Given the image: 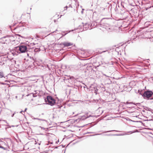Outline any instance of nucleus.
<instances>
[{
	"mask_svg": "<svg viewBox=\"0 0 153 153\" xmlns=\"http://www.w3.org/2000/svg\"><path fill=\"white\" fill-rule=\"evenodd\" d=\"M14 51H16L19 53H24L27 51V46L25 45H20L19 46L14 48Z\"/></svg>",
	"mask_w": 153,
	"mask_h": 153,
	"instance_id": "obj_1",
	"label": "nucleus"
},
{
	"mask_svg": "<svg viewBox=\"0 0 153 153\" xmlns=\"http://www.w3.org/2000/svg\"><path fill=\"white\" fill-rule=\"evenodd\" d=\"M153 94V92L152 91L149 90H147L144 92V93L142 95L144 98L147 100H152L153 98H151V97Z\"/></svg>",
	"mask_w": 153,
	"mask_h": 153,
	"instance_id": "obj_2",
	"label": "nucleus"
},
{
	"mask_svg": "<svg viewBox=\"0 0 153 153\" xmlns=\"http://www.w3.org/2000/svg\"><path fill=\"white\" fill-rule=\"evenodd\" d=\"M45 101L48 102V104L51 106L54 105L55 103V99L51 96H48L45 99Z\"/></svg>",
	"mask_w": 153,
	"mask_h": 153,
	"instance_id": "obj_3",
	"label": "nucleus"
},
{
	"mask_svg": "<svg viewBox=\"0 0 153 153\" xmlns=\"http://www.w3.org/2000/svg\"><path fill=\"white\" fill-rule=\"evenodd\" d=\"M120 14L122 16L123 19H128V17L130 15V14L128 11H126L124 10H120Z\"/></svg>",
	"mask_w": 153,
	"mask_h": 153,
	"instance_id": "obj_4",
	"label": "nucleus"
},
{
	"mask_svg": "<svg viewBox=\"0 0 153 153\" xmlns=\"http://www.w3.org/2000/svg\"><path fill=\"white\" fill-rule=\"evenodd\" d=\"M138 130H136L135 131H129L127 132H124L122 134H106L105 135H107V136H122V135H127L128 134V133H133L135 132H138Z\"/></svg>",
	"mask_w": 153,
	"mask_h": 153,
	"instance_id": "obj_5",
	"label": "nucleus"
},
{
	"mask_svg": "<svg viewBox=\"0 0 153 153\" xmlns=\"http://www.w3.org/2000/svg\"><path fill=\"white\" fill-rule=\"evenodd\" d=\"M65 76L66 77H64L65 79L68 80L69 82L73 83L75 82V79L74 76L67 75H65Z\"/></svg>",
	"mask_w": 153,
	"mask_h": 153,
	"instance_id": "obj_6",
	"label": "nucleus"
},
{
	"mask_svg": "<svg viewBox=\"0 0 153 153\" xmlns=\"http://www.w3.org/2000/svg\"><path fill=\"white\" fill-rule=\"evenodd\" d=\"M108 25L107 24H105L104 25L100 24V25H98L97 27L100 29H102V27L105 28L107 30L109 31V30H110V27L109 26H108Z\"/></svg>",
	"mask_w": 153,
	"mask_h": 153,
	"instance_id": "obj_7",
	"label": "nucleus"
},
{
	"mask_svg": "<svg viewBox=\"0 0 153 153\" xmlns=\"http://www.w3.org/2000/svg\"><path fill=\"white\" fill-rule=\"evenodd\" d=\"M60 45H63L64 47H66L72 46L73 45V43L71 42H64L61 43Z\"/></svg>",
	"mask_w": 153,
	"mask_h": 153,
	"instance_id": "obj_8",
	"label": "nucleus"
},
{
	"mask_svg": "<svg viewBox=\"0 0 153 153\" xmlns=\"http://www.w3.org/2000/svg\"><path fill=\"white\" fill-rule=\"evenodd\" d=\"M135 1V2H134L133 3H130V2H129V4L130 5L132 6H133L138 5V3L140 4V3L141 2V3H143V1Z\"/></svg>",
	"mask_w": 153,
	"mask_h": 153,
	"instance_id": "obj_9",
	"label": "nucleus"
},
{
	"mask_svg": "<svg viewBox=\"0 0 153 153\" xmlns=\"http://www.w3.org/2000/svg\"><path fill=\"white\" fill-rule=\"evenodd\" d=\"M91 30V28L90 27V24L88 23H85V24L83 25V30H86L88 29Z\"/></svg>",
	"mask_w": 153,
	"mask_h": 153,
	"instance_id": "obj_10",
	"label": "nucleus"
},
{
	"mask_svg": "<svg viewBox=\"0 0 153 153\" xmlns=\"http://www.w3.org/2000/svg\"><path fill=\"white\" fill-rule=\"evenodd\" d=\"M92 117V116L91 115H90L88 116H87V115L86 116V115H83L79 117L78 118V119L79 120H85V119H86L87 118H88L90 117Z\"/></svg>",
	"mask_w": 153,
	"mask_h": 153,
	"instance_id": "obj_11",
	"label": "nucleus"
},
{
	"mask_svg": "<svg viewBox=\"0 0 153 153\" xmlns=\"http://www.w3.org/2000/svg\"><path fill=\"white\" fill-rule=\"evenodd\" d=\"M97 25V24L95 22H92L91 25L90 24V27L92 29V28L95 27V26H96Z\"/></svg>",
	"mask_w": 153,
	"mask_h": 153,
	"instance_id": "obj_12",
	"label": "nucleus"
},
{
	"mask_svg": "<svg viewBox=\"0 0 153 153\" xmlns=\"http://www.w3.org/2000/svg\"><path fill=\"white\" fill-rule=\"evenodd\" d=\"M118 8L117 7V4H116V7L114 8V10L117 13L120 14V11H119V5H118Z\"/></svg>",
	"mask_w": 153,
	"mask_h": 153,
	"instance_id": "obj_13",
	"label": "nucleus"
},
{
	"mask_svg": "<svg viewBox=\"0 0 153 153\" xmlns=\"http://www.w3.org/2000/svg\"><path fill=\"white\" fill-rule=\"evenodd\" d=\"M71 31H69L68 32H67V33H66L65 32H67L68 31H64V32H63L62 33V35L63 36H65L66 34H67V33H68L70 32Z\"/></svg>",
	"mask_w": 153,
	"mask_h": 153,
	"instance_id": "obj_14",
	"label": "nucleus"
},
{
	"mask_svg": "<svg viewBox=\"0 0 153 153\" xmlns=\"http://www.w3.org/2000/svg\"><path fill=\"white\" fill-rule=\"evenodd\" d=\"M34 51L35 52H36L40 51V50L39 48H36L34 49Z\"/></svg>",
	"mask_w": 153,
	"mask_h": 153,
	"instance_id": "obj_15",
	"label": "nucleus"
},
{
	"mask_svg": "<svg viewBox=\"0 0 153 153\" xmlns=\"http://www.w3.org/2000/svg\"><path fill=\"white\" fill-rule=\"evenodd\" d=\"M112 131H117V132L119 131H117V130H110V131H105V132H103V133L109 132H111Z\"/></svg>",
	"mask_w": 153,
	"mask_h": 153,
	"instance_id": "obj_16",
	"label": "nucleus"
},
{
	"mask_svg": "<svg viewBox=\"0 0 153 153\" xmlns=\"http://www.w3.org/2000/svg\"><path fill=\"white\" fill-rule=\"evenodd\" d=\"M4 77V74L3 72H0V77L2 78Z\"/></svg>",
	"mask_w": 153,
	"mask_h": 153,
	"instance_id": "obj_17",
	"label": "nucleus"
},
{
	"mask_svg": "<svg viewBox=\"0 0 153 153\" xmlns=\"http://www.w3.org/2000/svg\"><path fill=\"white\" fill-rule=\"evenodd\" d=\"M107 4L108 5V9L110 8V10H111V7H112L111 5L110 4H109L108 2L107 3Z\"/></svg>",
	"mask_w": 153,
	"mask_h": 153,
	"instance_id": "obj_18",
	"label": "nucleus"
},
{
	"mask_svg": "<svg viewBox=\"0 0 153 153\" xmlns=\"http://www.w3.org/2000/svg\"><path fill=\"white\" fill-rule=\"evenodd\" d=\"M97 15V13L96 12H94L93 13V18L95 16Z\"/></svg>",
	"mask_w": 153,
	"mask_h": 153,
	"instance_id": "obj_19",
	"label": "nucleus"
},
{
	"mask_svg": "<svg viewBox=\"0 0 153 153\" xmlns=\"http://www.w3.org/2000/svg\"><path fill=\"white\" fill-rule=\"evenodd\" d=\"M94 93H95L96 94H97V89L96 88H94Z\"/></svg>",
	"mask_w": 153,
	"mask_h": 153,
	"instance_id": "obj_20",
	"label": "nucleus"
},
{
	"mask_svg": "<svg viewBox=\"0 0 153 153\" xmlns=\"http://www.w3.org/2000/svg\"><path fill=\"white\" fill-rule=\"evenodd\" d=\"M130 120L131 121H133V122H137V123H138V122H140V123H142V121H133V120Z\"/></svg>",
	"mask_w": 153,
	"mask_h": 153,
	"instance_id": "obj_21",
	"label": "nucleus"
},
{
	"mask_svg": "<svg viewBox=\"0 0 153 153\" xmlns=\"http://www.w3.org/2000/svg\"><path fill=\"white\" fill-rule=\"evenodd\" d=\"M141 92H142V91L141 90H138V93H139V94L140 95H141L142 96V95L143 94H142L141 93Z\"/></svg>",
	"mask_w": 153,
	"mask_h": 153,
	"instance_id": "obj_22",
	"label": "nucleus"
},
{
	"mask_svg": "<svg viewBox=\"0 0 153 153\" xmlns=\"http://www.w3.org/2000/svg\"><path fill=\"white\" fill-rule=\"evenodd\" d=\"M35 119H37V120H42L43 121H46V120H44V119H39V118H35Z\"/></svg>",
	"mask_w": 153,
	"mask_h": 153,
	"instance_id": "obj_23",
	"label": "nucleus"
},
{
	"mask_svg": "<svg viewBox=\"0 0 153 153\" xmlns=\"http://www.w3.org/2000/svg\"><path fill=\"white\" fill-rule=\"evenodd\" d=\"M101 134H95L91 135H90V136H95V135H101Z\"/></svg>",
	"mask_w": 153,
	"mask_h": 153,
	"instance_id": "obj_24",
	"label": "nucleus"
},
{
	"mask_svg": "<svg viewBox=\"0 0 153 153\" xmlns=\"http://www.w3.org/2000/svg\"><path fill=\"white\" fill-rule=\"evenodd\" d=\"M32 94H33V97H35L37 96V95H36V93H35V94L32 93Z\"/></svg>",
	"mask_w": 153,
	"mask_h": 153,
	"instance_id": "obj_25",
	"label": "nucleus"
},
{
	"mask_svg": "<svg viewBox=\"0 0 153 153\" xmlns=\"http://www.w3.org/2000/svg\"><path fill=\"white\" fill-rule=\"evenodd\" d=\"M61 107H62V105H57V107H56V108H60Z\"/></svg>",
	"mask_w": 153,
	"mask_h": 153,
	"instance_id": "obj_26",
	"label": "nucleus"
},
{
	"mask_svg": "<svg viewBox=\"0 0 153 153\" xmlns=\"http://www.w3.org/2000/svg\"><path fill=\"white\" fill-rule=\"evenodd\" d=\"M105 9L103 7H101L100 8V10L102 11L104 10Z\"/></svg>",
	"mask_w": 153,
	"mask_h": 153,
	"instance_id": "obj_27",
	"label": "nucleus"
},
{
	"mask_svg": "<svg viewBox=\"0 0 153 153\" xmlns=\"http://www.w3.org/2000/svg\"><path fill=\"white\" fill-rule=\"evenodd\" d=\"M134 104L136 105L137 106H139L140 105V103H136V104L134 103Z\"/></svg>",
	"mask_w": 153,
	"mask_h": 153,
	"instance_id": "obj_28",
	"label": "nucleus"
},
{
	"mask_svg": "<svg viewBox=\"0 0 153 153\" xmlns=\"http://www.w3.org/2000/svg\"><path fill=\"white\" fill-rule=\"evenodd\" d=\"M68 8V6H66L64 7V11H65V10H67V8Z\"/></svg>",
	"mask_w": 153,
	"mask_h": 153,
	"instance_id": "obj_29",
	"label": "nucleus"
},
{
	"mask_svg": "<svg viewBox=\"0 0 153 153\" xmlns=\"http://www.w3.org/2000/svg\"><path fill=\"white\" fill-rule=\"evenodd\" d=\"M94 133L93 132H88L87 133V134H94Z\"/></svg>",
	"mask_w": 153,
	"mask_h": 153,
	"instance_id": "obj_30",
	"label": "nucleus"
},
{
	"mask_svg": "<svg viewBox=\"0 0 153 153\" xmlns=\"http://www.w3.org/2000/svg\"><path fill=\"white\" fill-rule=\"evenodd\" d=\"M15 112H14V113H13V114L12 115V116H12V117H13V116H14V114H15Z\"/></svg>",
	"mask_w": 153,
	"mask_h": 153,
	"instance_id": "obj_31",
	"label": "nucleus"
},
{
	"mask_svg": "<svg viewBox=\"0 0 153 153\" xmlns=\"http://www.w3.org/2000/svg\"><path fill=\"white\" fill-rule=\"evenodd\" d=\"M27 110V108H25L24 111V112H25V111H26V110Z\"/></svg>",
	"mask_w": 153,
	"mask_h": 153,
	"instance_id": "obj_32",
	"label": "nucleus"
},
{
	"mask_svg": "<svg viewBox=\"0 0 153 153\" xmlns=\"http://www.w3.org/2000/svg\"><path fill=\"white\" fill-rule=\"evenodd\" d=\"M23 112V111H21L20 112V113H21V114H23L22 113V112Z\"/></svg>",
	"mask_w": 153,
	"mask_h": 153,
	"instance_id": "obj_33",
	"label": "nucleus"
},
{
	"mask_svg": "<svg viewBox=\"0 0 153 153\" xmlns=\"http://www.w3.org/2000/svg\"><path fill=\"white\" fill-rule=\"evenodd\" d=\"M56 21H57V20H56V19H54V22H56Z\"/></svg>",
	"mask_w": 153,
	"mask_h": 153,
	"instance_id": "obj_34",
	"label": "nucleus"
},
{
	"mask_svg": "<svg viewBox=\"0 0 153 153\" xmlns=\"http://www.w3.org/2000/svg\"><path fill=\"white\" fill-rule=\"evenodd\" d=\"M151 7H153V5L151 6L149 8H151Z\"/></svg>",
	"mask_w": 153,
	"mask_h": 153,
	"instance_id": "obj_35",
	"label": "nucleus"
},
{
	"mask_svg": "<svg viewBox=\"0 0 153 153\" xmlns=\"http://www.w3.org/2000/svg\"><path fill=\"white\" fill-rule=\"evenodd\" d=\"M33 63L34 64V65H35V64H36V62H35L34 63Z\"/></svg>",
	"mask_w": 153,
	"mask_h": 153,
	"instance_id": "obj_36",
	"label": "nucleus"
},
{
	"mask_svg": "<svg viewBox=\"0 0 153 153\" xmlns=\"http://www.w3.org/2000/svg\"><path fill=\"white\" fill-rule=\"evenodd\" d=\"M78 114H76V115H75V116H76L78 115Z\"/></svg>",
	"mask_w": 153,
	"mask_h": 153,
	"instance_id": "obj_37",
	"label": "nucleus"
},
{
	"mask_svg": "<svg viewBox=\"0 0 153 153\" xmlns=\"http://www.w3.org/2000/svg\"><path fill=\"white\" fill-rule=\"evenodd\" d=\"M123 1H121V4H121V5H123V4H122V3H123Z\"/></svg>",
	"mask_w": 153,
	"mask_h": 153,
	"instance_id": "obj_38",
	"label": "nucleus"
},
{
	"mask_svg": "<svg viewBox=\"0 0 153 153\" xmlns=\"http://www.w3.org/2000/svg\"><path fill=\"white\" fill-rule=\"evenodd\" d=\"M106 51H102V52H105Z\"/></svg>",
	"mask_w": 153,
	"mask_h": 153,
	"instance_id": "obj_39",
	"label": "nucleus"
},
{
	"mask_svg": "<svg viewBox=\"0 0 153 153\" xmlns=\"http://www.w3.org/2000/svg\"><path fill=\"white\" fill-rule=\"evenodd\" d=\"M103 111H102V112H101V114L102 113H103Z\"/></svg>",
	"mask_w": 153,
	"mask_h": 153,
	"instance_id": "obj_40",
	"label": "nucleus"
},
{
	"mask_svg": "<svg viewBox=\"0 0 153 153\" xmlns=\"http://www.w3.org/2000/svg\"><path fill=\"white\" fill-rule=\"evenodd\" d=\"M81 12H82V13H83V11H82Z\"/></svg>",
	"mask_w": 153,
	"mask_h": 153,
	"instance_id": "obj_41",
	"label": "nucleus"
},
{
	"mask_svg": "<svg viewBox=\"0 0 153 153\" xmlns=\"http://www.w3.org/2000/svg\"><path fill=\"white\" fill-rule=\"evenodd\" d=\"M84 10V9H82V10Z\"/></svg>",
	"mask_w": 153,
	"mask_h": 153,
	"instance_id": "obj_42",
	"label": "nucleus"
},
{
	"mask_svg": "<svg viewBox=\"0 0 153 153\" xmlns=\"http://www.w3.org/2000/svg\"><path fill=\"white\" fill-rule=\"evenodd\" d=\"M33 45H34L35 44H34V43H33Z\"/></svg>",
	"mask_w": 153,
	"mask_h": 153,
	"instance_id": "obj_43",
	"label": "nucleus"
},
{
	"mask_svg": "<svg viewBox=\"0 0 153 153\" xmlns=\"http://www.w3.org/2000/svg\"><path fill=\"white\" fill-rule=\"evenodd\" d=\"M1 141V140H0V142Z\"/></svg>",
	"mask_w": 153,
	"mask_h": 153,
	"instance_id": "obj_44",
	"label": "nucleus"
},
{
	"mask_svg": "<svg viewBox=\"0 0 153 153\" xmlns=\"http://www.w3.org/2000/svg\"><path fill=\"white\" fill-rule=\"evenodd\" d=\"M100 108V107H99L98 109H99V108Z\"/></svg>",
	"mask_w": 153,
	"mask_h": 153,
	"instance_id": "obj_45",
	"label": "nucleus"
},
{
	"mask_svg": "<svg viewBox=\"0 0 153 153\" xmlns=\"http://www.w3.org/2000/svg\"><path fill=\"white\" fill-rule=\"evenodd\" d=\"M62 16V15H61L60 16V17H61Z\"/></svg>",
	"mask_w": 153,
	"mask_h": 153,
	"instance_id": "obj_46",
	"label": "nucleus"
},
{
	"mask_svg": "<svg viewBox=\"0 0 153 153\" xmlns=\"http://www.w3.org/2000/svg\"><path fill=\"white\" fill-rule=\"evenodd\" d=\"M149 129L150 130H151V129H150V128H149Z\"/></svg>",
	"mask_w": 153,
	"mask_h": 153,
	"instance_id": "obj_47",
	"label": "nucleus"
}]
</instances>
